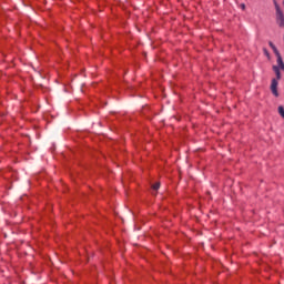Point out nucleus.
Segmentation results:
<instances>
[{"label": "nucleus", "instance_id": "1", "mask_svg": "<svg viewBox=\"0 0 284 284\" xmlns=\"http://www.w3.org/2000/svg\"><path fill=\"white\" fill-rule=\"evenodd\" d=\"M276 57V63L273 65V72H275V77H277V79H282L281 72H284V62H283V58L281 57V53H278Z\"/></svg>", "mask_w": 284, "mask_h": 284}, {"label": "nucleus", "instance_id": "6", "mask_svg": "<svg viewBox=\"0 0 284 284\" xmlns=\"http://www.w3.org/2000/svg\"><path fill=\"white\" fill-rule=\"evenodd\" d=\"M159 187H161V183H155L152 185V189L155 191L159 190Z\"/></svg>", "mask_w": 284, "mask_h": 284}, {"label": "nucleus", "instance_id": "7", "mask_svg": "<svg viewBox=\"0 0 284 284\" xmlns=\"http://www.w3.org/2000/svg\"><path fill=\"white\" fill-rule=\"evenodd\" d=\"M241 9H242V10H245V3H242V4H241Z\"/></svg>", "mask_w": 284, "mask_h": 284}, {"label": "nucleus", "instance_id": "4", "mask_svg": "<svg viewBox=\"0 0 284 284\" xmlns=\"http://www.w3.org/2000/svg\"><path fill=\"white\" fill-rule=\"evenodd\" d=\"M268 45H270V48H272V50H273L275 57L278 55V54H281V52H278V49H276V45H274L273 42H270Z\"/></svg>", "mask_w": 284, "mask_h": 284}, {"label": "nucleus", "instance_id": "2", "mask_svg": "<svg viewBox=\"0 0 284 284\" xmlns=\"http://www.w3.org/2000/svg\"><path fill=\"white\" fill-rule=\"evenodd\" d=\"M275 10H276V23L280 28H284V14L281 10L278 3L275 2Z\"/></svg>", "mask_w": 284, "mask_h": 284}, {"label": "nucleus", "instance_id": "5", "mask_svg": "<svg viewBox=\"0 0 284 284\" xmlns=\"http://www.w3.org/2000/svg\"><path fill=\"white\" fill-rule=\"evenodd\" d=\"M277 111H278V114L282 116V119H284V108L278 106Z\"/></svg>", "mask_w": 284, "mask_h": 284}, {"label": "nucleus", "instance_id": "3", "mask_svg": "<svg viewBox=\"0 0 284 284\" xmlns=\"http://www.w3.org/2000/svg\"><path fill=\"white\" fill-rule=\"evenodd\" d=\"M278 75H275V78L272 79L271 81V92L274 97H278Z\"/></svg>", "mask_w": 284, "mask_h": 284}]
</instances>
